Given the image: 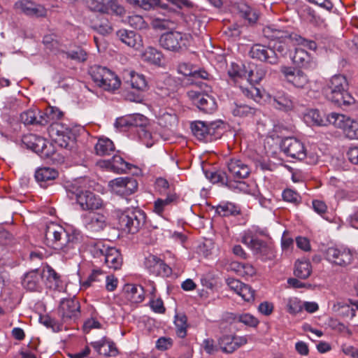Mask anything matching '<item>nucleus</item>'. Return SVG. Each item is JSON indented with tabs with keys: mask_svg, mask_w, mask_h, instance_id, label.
I'll return each mask as SVG.
<instances>
[{
	"mask_svg": "<svg viewBox=\"0 0 358 358\" xmlns=\"http://www.w3.org/2000/svg\"><path fill=\"white\" fill-rule=\"evenodd\" d=\"M83 235L80 231L66 230L63 227L55 223L47 225L45 231V245L58 250L71 258L76 252V245L81 243Z\"/></svg>",
	"mask_w": 358,
	"mask_h": 358,
	"instance_id": "nucleus-1",
	"label": "nucleus"
},
{
	"mask_svg": "<svg viewBox=\"0 0 358 358\" xmlns=\"http://www.w3.org/2000/svg\"><path fill=\"white\" fill-rule=\"evenodd\" d=\"M303 120L309 126L324 127L328 124L342 129L350 138L358 136L357 124L350 117L339 113H332L326 117L317 109H308L303 114Z\"/></svg>",
	"mask_w": 358,
	"mask_h": 358,
	"instance_id": "nucleus-2",
	"label": "nucleus"
},
{
	"mask_svg": "<svg viewBox=\"0 0 358 358\" xmlns=\"http://www.w3.org/2000/svg\"><path fill=\"white\" fill-rule=\"evenodd\" d=\"M348 82L342 74L333 76L327 82L324 93L326 98L338 106H349L355 99L348 93Z\"/></svg>",
	"mask_w": 358,
	"mask_h": 358,
	"instance_id": "nucleus-3",
	"label": "nucleus"
},
{
	"mask_svg": "<svg viewBox=\"0 0 358 358\" xmlns=\"http://www.w3.org/2000/svg\"><path fill=\"white\" fill-rule=\"evenodd\" d=\"M196 89L187 92V96L192 103L204 113L212 114L217 110L215 97L210 94L211 87L204 81H195Z\"/></svg>",
	"mask_w": 358,
	"mask_h": 358,
	"instance_id": "nucleus-4",
	"label": "nucleus"
},
{
	"mask_svg": "<svg viewBox=\"0 0 358 358\" xmlns=\"http://www.w3.org/2000/svg\"><path fill=\"white\" fill-rule=\"evenodd\" d=\"M68 196L71 199H76L83 210H94L102 208V199L90 191H83L77 183L66 186Z\"/></svg>",
	"mask_w": 358,
	"mask_h": 358,
	"instance_id": "nucleus-5",
	"label": "nucleus"
},
{
	"mask_svg": "<svg viewBox=\"0 0 358 358\" xmlns=\"http://www.w3.org/2000/svg\"><path fill=\"white\" fill-rule=\"evenodd\" d=\"M281 72L288 83L297 90L305 91L308 96H311L318 90L317 81L310 80L308 76L301 70L282 66Z\"/></svg>",
	"mask_w": 358,
	"mask_h": 358,
	"instance_id": "nucleus-6",
	"label": "nucleus"
},
{
	"mask_svg": "<svg viewBox=\"0 0 358 358\" xmlns=\"http://www.w3.org/2000/svg\"><path fill=\"white\" fill-rule=\"evenodd\" d=\"M264 36L272 40H278L280 42H285L290 39L298 45L306 48L310 50H316L317 45L315 41L308 39L301 36L293 34H291L286 30L280 29L274 24L266 26L263 29Z\"/></svg>",
	"mask_w": 358,
	"mask_h": 358,
	"instance_id": "nucleus-7",
	"label": "nucleus"
},
{
	"mask_svg": "<svg viewBox=\"0 0 358 358\" xmlns=\"http://www.w3.org/2000/svg\"><path fill=\"white\" fill-rule=\"evenodd\" d=\"M90 74L94 83L106 91H115L120 86V78L106 67L99 65L91 66Z\"/></svg>",
	"mask_w": 358,
	"mask_h": 358,
	"instance_id": "nucleus-8",
	"label": "nucleus"
},
{
	"mask_svg": "<svg viewBox=\"0 0 358 358\" xmlns=\"http://www.w3.org/2000/svg\"><path fill=\"white\" fill-rule=\"evenodd\" d=\"M258 229L252 228L245 230L241 235V242L248 246L255 255L266 261L274 257L273 250L265 241L257 238Z\"/></svg>",
	"mask_w": 358,
	"mask_h": 358,
	"instance_id": "nucleus-9",
	"label": "nucleus"
},
{
	"mask_svg": "<svg viewBox=\"0 0 358 358\" xmlns=\"http://www.w3.org/2000/svg\"><path fill=\"white\" fill-rule=\"evenodd\" d=\"M120 227L131 234L137 233L145 224V213L138 208L127 209L117 215Z\"/></svg>",
	"mask_w": 358,
	"mask_h": 358,
	"instance_id": "nucleus-10",
	"label": "nucleus"
},
{
	"mask_svg": "<svg viewBox=\"0 0 358 358\" xmlns=\"http://www.w3.org/2000/svg\"><path fill=\"white\" fill-rule=\"evenodd\" d=\"M192 42L189 34L176 31L163 34L159 38V44L165 50L172 52H181L187 49Z\"/></svg>",
	"mask_w": 358,
	"mask_h": 358,
	"instance_id": "nucleus-11",
	"label": "nucleus"
},
{
	"mask_svg": "<svg viewBox=\"0 0 358 358\" xmlns=\"http://www.w3.org/2000/svg\"><path fill=\"white\" fill-rule=\"evenodd\" d=\"M194 136L200 141L209 142L220 138L223 129L217 122L195 121L191 124Z\"/></svg>",
	"mask_w": 358,
	"mask_h": 358,
	"instance_id": "nucleus-12",
	"label": "nucleus"
},
{
	"mask_svg": "<svg viewBox=\"0 0 358 358\" xmlns=\"http://www.w3.org/2000/svg\"><path fill=\"white\" fill-rule=\"evenodd\" d=\"M94 253L98 257H103L104 263L110 268L117 270L122 266V258L118 250L115 248L97 243L94 246Z\"/></svg>",
	"mask_w": 358,
	"mask_h": 358,
	"instance_id": "nucleus-13",
	"label": "nucleus"
},
{
	"mask_svg": "<svg viewBox=\"0 0 358 358\" xmlns=\"http://www.w3.org/2000/svg\"><path fill=\"white\" fill-rule=\"evenodd\" d=\"M124 79L126 83L130 85L132 89L137 91L136 94H128L127 99L131 101L141 102L142 101L141 93L148 88L145 77L134 71H130L125 73Z\"/></svg>",
	"mask_w": 358,
	"mask_h": 358,
	"instance_id": "nucleus-14",
	"label": "nucleus"
},
{
	"mask_svg": "<svg viewBox=\"0 0 358 358\" xmlns=\"http://www.w3.org/2000/svg\"><path fill=\"white\" fill-rule=\"evenodd\" d=\"M280 147L287 157L293 159L303 160L307 155V150L304 143L294 137L285 138L282 141Z\"/></svg>",
	"mask_w": 358,
	"mask_h": 358,
	"instance_id": "nucleus-15",
	"label": "nucleus"
},
{
	"mask_svg": "<svg viewBox=\"0 0 358 358\" xmlns=\"http://www.w3.org/2000/svg\"><path fill=\"white\" fill-rule=\"evenodd\" d=\"M109 186L113 193L121 196H127L137 190L138 182L134 178L121 177L110 180Z\"/></svg>",
	"mask_w": 358,
	"mask_h": 358,
	"instance_id": "nucleus-16",
	"label": "nucleus"
},
{
	"mask_svg": "<svg viewBox=\"0 0 358 358\" xmlns=\"http://www.w3.org/2000/svg\"><path fill=\"white\" fill-rule=\"evenodd\" d=\"M88 8L93 11L102 13H112L117 15L124 13V8L117 0H88Z\"/></svg>",
	"mask_w": 358,
	"mask_h": 358,
	"instance_id": "nucleus-17",
	"label": "nucleus"
},
{
	"mask_svg": "<svg viewBox=\"0 0 358 358\" xmlns=\"http://www.w3.org/2000/svg\"><path fill=\"white\" fill-rule=\"evenodd\" d=\"M250 56L260 62L275 65L279 62V58L275 50L269 46L262 44H254L249 52Z\"/></svg>",
	"mask_w": 358,
	"mask_h": 358,
	"instance_id": "nucleus-18",
	"label": "nucleus"
},
{
	"mask_svg": "<svg viewBox=\"0 0 358 358\" xmlns=\"http://www.w3.org/2000/svg\"><path fill=\"white\" fill-rule=\"evenodd\" d=\"M49 134L55 143L62 148H68L70 143L74 141L72 131L60 124H52L49 129Z\"/></svg>",
	"mask_w": 358,
	"mask_h": 358,
	"instance_id": "nucleus-19",
	"label": "nucleus"
},
{
	"mask_svg": "<svg viewBox=\"0 0 358 358\" xmlns=\"http://www.w3.org/2000/svg\"><path fill=\"white\" fill-rule=\"evenodd\" d=\"M326 259L331 264L345 266L352 263L353 255L347 248L330 247L326 250Z\"/></svg>",
	"mask_w": 358,
	"mask_h": 358,
	"instance_id": "nucleus-20",
	"label": "nucleus"
},
{
	"mask_svg": "<svg viewBox=\"0 0 358 358\" xmlns=\"http://www.w3.org/2000/svg\"><path fill=\"white\" fill-rule=\"evenodd\" d=\"M80 303L73 299H64L61 301L59 313L64 322L75 321L80 315Z\"/></svg>",
	"mask_w": 358,
	"mask_h": 358,
	"instance_id": "nucleus-21",
	"label": "nucleus"
},
{
	"mask_svg": "<svg viewBox=\"0 0 358 358\" xmlns=\"http://www.w3.org/2000/svg\"><path fill=\"white\" fill-rule=\"evenodd\" d=\"M228 170L230 174V178H233L234 181L237 182L238 185L241 182L238 180L247 178L250 173V169L248 165L240 159H231L227 164Z\"/></svg>",
	"mask_w": 358,
	"mask_h": 358,
	"instance_id": "nucleus-22",
	"label": "nucleus"
},
{
	"mask_svg": "<svg viewBox=\"0 0 358 358\" xmlns=\"http://www.w3.org/2000/svg\"><path fill=\"white\" fill-rule=\"evenodd\" d=\"M145 266L149 272L155 275L168 277L172 270L164 261L155 255H149L145 258Z\"/></svg>",
	"mask_w": 358,
	"mask_h": 358,
	"instance_id": "nucleus-23",
	"label": "nucleus"
},
{
	"mask_svg": "<svg viewBox=\"0 0 358 358\" xmlns=\"http://www.w3.org/2000/svg\"><path fill=\"white\" fill-rule=\"evenodd\" d=\"M82 219L85 227L92 232L101 231L106 227V217L103 214L90 213Z\"/></svg>",
	"mask_w": 358,
	"mask_h": 358,
	"instance_id": "nucleus-24",
	"label": "nucleus"
},
{
	"mask_svg": "<svg viewBox=\"0 0 358 358\" xmlns=\"http://www.w3.org/2000/svg\"><path fill=\"white\" fill-rule=\"evenodd\" d=\"M22 143L27 148L33 150L41 156H48L49 153L45 151L47 141L43 138L35 134H29L22 137Z\"/></svg>",
	"mask_w": 358,
	"mask_h": 358,
	"instance_id": "nucleus-25",
	"label": "nucleus"
},
{
	"mask_svg": "<svg viewBox=\"0 0 358 358\" xmlns=\"http://www.w3.org/2000/svg\"><path fill=\"white\" fill-rule=\"evenodd\" d=\"M90 345L96 352L105 357H116L119 352L115 343L106 337L92 342Z\"/></svg>",
	"mask_w": 358,
	"mask_h": 358,
	"instance_id": "nucleus-26",
	"label": "nucleus"
},
{
	"mask_svg": "<svg viewBox=\"0 0 358 358\" xmlns=\"http://www.w3.org/2000/svg\"><path fill=\"white\" fill-rule=\"evenodd\" d=\"M42 279L43 272H41L38 269L31 271L25 274L22 282V286L26 289L31 292L40 291Z\"/></svg>",
	"mask_w": 358,
	"mask_h": 358,
	"instance_id": "nucleus-27",
	"label": "nucleus"
},
{
	"mask_svg": "<svg viewBox=\"0 0 358 358\" xmlns=\"http://www.w3.org/2000/svg\"><path fill=\"white\" fill-rule=\"evenodd\" d=\"M58 171L50 167H41L35 172V178L41 187L45 188L58 177Z\"/></svg>",
	"mask_w": 358,
	"mask_h": 358,
	"instance_id": "nucleus-28",
	"label": "nucleus"
},
{
	"mask_svg": "<svg viewBox=\"0 0 358 358\" xmlns=\"http://www.w3.org/2000/svg\"><path fill=\"white\" fill-rule=\"evenodd\" d=\"M125 299L131 303H141L145 299L143 287L139 285L127 284L124 287Z\"/></svg>",
	"mask_w": 358,
	"mask_h": 358,
	"instance_id": "nucleus-29",
	"label": "nucleus"
},
{
	"mask_svg": "<svg viewBox=\"0 0 358 358\" xmlns=\"http://www.w3.org/2000/svg\"><path fill=\"white\" fill-rule=\"evenodd\" d=\"M117 36L122 43L129 47L138 49L142 45L141 36L133 31L120 29L117 31Z\"/></svg>",
	"mask_w": 358,
	"mask_h": 358,
	"instance_id": "nucleus-30",
	"label": "nucleus"
},
{
	"mask_svg": "<svg viewBox=\"0 0 358 358\" xmlns=\"http://www.w3.org/2000/svg\"><path fill=\"white\" fill-rule=\"evenodd\" d=\"M177 199V195L173 193L168 194L165 199H157L153 203L152 211L157 215L164 217L165 213L169 210Z\"/></svg>",
	"mask_w": 358,
	"mask_h": 358,
	"instance_id": "nucleus-31",
	"label": "nucleus"
},
{
	"mask_svg": "<svg viewBox=\"0 0 358 358\" xmlns=\"http://www.w3.org/2000/svg\"><path fill=\"white\" fill-rule=\"evenodd\" d=\"M206 177L213 183H218L221 185H224L230 189L238 188V183L236 181H233L229 176L222 171H210L206 173Z\"/></svg>",
	"mask_w": 358,
	"mask_h": 358,
	"instance_id": "nucleus-32",
	"label": "nucleus"
},
{
	"mask_svg": "<svg viewBox=\"0 0 358 358\" xmlns=\"http://www.w3.org/2000/svg\"><path fill=\"white\" fill-rule=\"evenodd\" d=\"M292 60L296 65L304 69H311L315 66L312 56L301 48H296Z\"/></svg>",
	"mask_w": 358,
	"mask_h": 358,
	"instance_id": "nucleus-33",
	"label": "nucleus"
},
{
	"mask_svg": "<svg viewBox=\"0 0 358 358\" xmlns=\"http://www.w3.org/2000/svg\"><path fill=\"white\" fill-rule=\"evenodd\" d=\"M232 115L238 117H251L257 114L258 110L241 101H235L230 108Z\"/></svg>",
	"mask_w": 358,
	"mask_h": 358,
	"instance_id": "nucleus-34",
	"label": "nucleus"
},
{
	"mask_svg": "<svg viewBox=\"0 0 358 358\" xmlns=\"http://www.w3.org/2000/svg\"><path fill=\"white\" fill-rule=\"evenodd\" d=\"M41 111L38 109H29L20 115V120L24 124H46V117L41 115Z\"/></svg>",
	"mask_w": 358,
	"mask_h": 358,
	"instance_id": "nucleus-35",
	"label": "nucleus"
},
{
	"mask_svg": "<svg viewBox=\"0 0 358 358\" xmlns=\"http://www.w3.org/2000/svg\"><path fill=\"white\" fill-rule=\"evenodd\" d=\"M45 277V285L50 289L60 290L62 288V282L59 275L50 266L43 270V278Z\"/></svg>",
	"mask_w": 358,
	"mask_h": 358,
	"instance_id": "nucleus-36",
	"label": "nucleus"
},
{
	"mask_svg": "<svg viewBox=\"0 0 358 358\" xmlns=\"http://www.w3.org/2000/svg\"><path fill=\"white\" fill-rule=\"evenodd\" d=\"M105 166L110 170L117 173H124L131 170L132 165L125 162L123 158L118 155H115L107 162H103Z\"/></svg>",
	"mask_w": 358,
	"mask_h": 358,
	"instance_id": "nucleus-37",
	"label": "nucleus"
},
{
	"mask_svg": "<svg viewBox=\"0 0 358 358\" xmlns=\"http://www.w3.org/2000/svg\"><path fill=\"white\" fill-rule=\"evenodd\" d=\"M272 105L277 109L290 110L294 107L291 96L284 92H278L273 98Z\"/></svg>",
	"mask_w": 358,
	"mask_h": 358,
	"instance_id": "nucleus-38",
	"label": "nucleus"
},
{
	"mask_svg": "<svg viewBox=\"0 0 358 358\" xmlns=\"http://www.w3.org/2000/svg\"><path fill=\"white\" fill-rule=\"evenodd\" d=\"M237 13L249 24H254L258 19L257 12L245 3H238L236 6Z\"/></svg>",
	"mask_w": 358,
	"mask_h": 358,
	"instance_id": "nucleus-39",
	"label": "nucleus"
},
{
	"mask_svg": "<svg viewBox=\"0 0 358 358\" xmlns=\"http://www.w3.org/2000/svg\"><path fill=\"white\" fill-rule=\"evenodd\" d=\"M312 272L310 262L306 259L298 260L295 263L294 275L299 278L306 279Z\"/></svg>",
	"mask_w": 358,
	"mask_h": 358,
	"instance_id": "nucleus-40",
	"label": "nucleus"
},
{
	"mask_svg": "<svg viewBox=\"0 0 358 358\" xmlns=\"http://www.w3.org/2000/svg\"><path fill=\"white\" fill-rule=\"evenodd\" d=\"M227 319L232 320L235 322H241L245 325L251 327H255L259 324L258 319L250 313H243L239 315L229 313Z\"/></svg>",
	"mask_w": 358,
	"mask_h": 358,
	"instance_id": "nucleus-41",
	"label": "nucleus"
},
{
	"mask_svg": "<svg viewBox=\"0 0 358 358\" xmlns=\"http://www.w3.org/2000/svg\"><path fill=\"white\" fill-rule=\"evenodd\" d=\"M94 148L96 155L104 156L110 155L115 150V145L108 138H99Z\"/></svg>",
	"mask_w": 358,
	"mask_h": 358,
	"instance_id": "nucleus-42",
	"label": "nucleus"
},
{
	"mask_svg": "<svg viewBox=\"0 0 358 358\" xmlns=\"http://www.w3.org/2000/svg\"><path fill=\"white\" fill-rule=\"evenodd\" d=\"M174 324L176 326V334L178 337L183 338L187 335V318L184 314H177L175 317Z\"/></svg>",
	"mask_w": 358,
	"mask_h": 358,
	"instance_id": "nucleus-43",
	"label": "nucleus"
},
{
	"mask_svg": "<svg viewBox=\"0 0 358 358\" xmlns=\"http://www.w3.org/2000/svg\"><path fill=\"white\" fill-rule=\"evenodd\" d=\"M140 141L148 148L152 146L157 140V134H152L150 129L146 127L141 129L136 130Z\"/></svg>",
	"mask_w": 358,
	"mask_h": 358,
	"instance_id": "nucleus-44",
	"label": "nucleus"
},
{
	"mask_svg": "<svg viewBox=\"0 0 358 358\" xmlns=\"http://www.w3.org/2000/svg\"><path fill=\"white\" fill-rule=\"evenodd\" d=\"M145 61L153 64H159L162 62V55L157 49L149 47L143 55Z\"/></svg>",
	"mask_w": 358,
	"mask_h": 358,
	"instance_id": "nucleus-45",
	"label": "nucleus"
},
{
	"mask_svg": "<svg viewBox=\"0 0 358 358\" xmlns=\"http://www.w3.org/2000/svg\"><path fill=\"white\" fill-rule=\"evenodd\" d=\"M218 215L222 217L235 215L239 213V208L232 203H226L219 205L216 208Z\"/></svg>",
	"mask_w": 358,
	"mask_h": 358,
	"instance_id": "nucleus-46",
	"label": "nucleus"
},
{
	"mask_svg": "<svg viewBox=\"0 0 358 358\" xmlns=\"http://www.w3.org/2000/svg\"><path fill=\"white\" fill-rule=\"evenodd\" d=\"M218 345L222 352L232 353L235 351L234 337L229 335H224L218 339Z\"/></svg>",
	"mask_w": 358,
	"mask_h": 358,
	"instance_id": "nucleus-47",
	"label": "nucleus"
},
{
	"mask_svg": "<svg viewBox=\"0 0 358 358\" xmlns=\"http://www.w3.org/2000/svg\"><path fill=\"white\" fill-rule=\"evenodd\" d=\"M104 278V273L100 269H94L89 275L87 280L81 282V287L83 289H87L92 286L94 282H101Z\"/></svg>",
	"mask_w": 358,
	"mask_h": 358,
	"instance_id": "nucleus-48",
	"label": "nucleus"
},
{
	"mask_svg": "<svg viewBox=\"0 0 358 358\" xmlns=\"http://www.w3.org/2000/svg\"><path fill=\"white\" fill-rule=\"evenodd\" d=\"M127 22L136 29H146L148 28V23L140 15H129L127 18Z\"/></svg>",
	"mask_w": 358,
	"mask_h": 358,
	"instance_id": "nucleus-49",
	"label": "nucleus"
},
{
	"mask_svg": "<svg viewBox=\"0 0 358 358\" xmlns=\"http://www.w3.org/2000/svg\"><path fill=\"white\" fill-rule=\"evenodd\" d=\"M134 7L141 8L145 10L154 9L159 4L160 0H127Z\"/></svg>",
	"mask_w": 358,
	"mask_h": 358,
	"instance_id": "nucleus-50",
	"label": "nucleus"
},
{
	"mask_svg": "<svg viewBox=\"0 0 358 358\" xmlns=\"http://www.w3.org/2000/svg\"><path fill=\"white\" fill-rule=\"evenodd\" d=\"M266 74V68L262 65H259L250 71L248 76L251 82L257 83L265 77Z\"/></svg>",
	"mask_w": 358,
	"mask_h": 358,
	"instance_id": "nucleus-51",
	"label": "nucleus"
},
{
	"mask_svg": "<svg viewBox=\"0 0 358 358\" xmlns=\"http://www.w3.org/2000/svg\"><path fill=\"white\" fill-rule=\"evenodd\" d=\"M67 58L76 60L77 62H85L87 59V52L80 47L76 48L74 50L64 52Z\"/></svg>",
	"mask_w": 358,
	"mask_h": 358,
	"instance_id": "nucleus-52",
	"label": "nucleus"
},
{
	"mask_svg": "<svg viewBox=\"0 0 358 358\" xmlns=\"http://www.w3.org/2000/svg\"><path fill=\"white\" fill-rule=\"evenodd\" d=\"M41 115H44L46 117V124L50 120H59L63 116V113L57 107L49 106L46 108L45 112H41Z\"/></svg>",
	"mask_w": 358,
	"mask_h": 358,
	"instance_id": "nucleus-53",
	"label": "nucleus"
},
{
	"mask_svg": "<svg viewBox=\"0 0 358 358\" xmlns=\"http://www.w3.org/2000/svg\"><path fill=\"white\" fill-rule=\"evenodd\" d=\"M131 116V127L136 128V130L148 127V120L146 117L141 114H132Z\"/></svg>",
	"mask_w": 358,
	"mask_h": 358,
	"instance_id": "nucleus-54",
	"label": "nucleus"
},
{
	"mask_svg": "<svg viewBox=\"0 0 358 358\" xmlns=\"http://www.w3.org/2000/svg\"><path fill=\"white\" fill-rule=\"evenodd\" d=\"M286 306L290 314H296L303 309L301 301L296 297L289 298L286 301Z\"/></svg>",
	"mask_w": 358,
	"mask_h": 358,
	"instance_id": "nucleus-55",
	"label": "nucleus"
},
{
	"mask_svg": "<svg viewBox=\"0 0 358 358\" xmlns=\"http://www.w3.org/2000/svg\"><path fill=\"white\" fill-rule=\"evenodd\" d=\"M238 294L241 296L244 301L248 302L255 299V290L246 284L243 285Z\"/></svg>",
	"mask_w": 358,
	"mask_h": 358,
	"instance_id": "nucleus-56",
	"label": "nucleus"
},
{
	"mask_svg": "<svg viewBox=\"0 0 358 358\" xmlns=\"http://www.w3.org/2000/svg\"><path fill=\"white\" fill-rule=\"evenodd\" d=\"M282 199L285 201L297 203L299 202L300 196L294 190L291 189H286L282 192Z\"/></svg>",
	"mask_w": 358,
	"mask_h": 358,
	"instance_id": "nucleus-57",
	"label": "nucleus"
},
{
	"mask_svg": "<svg viewBox=\"0 0 358 358\" xmlns=\"http://www.w3.org/2000/svg\"><path fill=\"white\" fill-rule=\"evenodd\" d=\"M202 348L208 355H213L218 350V348L215 345L213 338H206L201 344Z\"/></svg>",
	"mask_w": 358,
	"mask_h": 358,
	"instance_id": "nucleus-58",
	"label": "nucleus"
},
{
	"mask_svg": "<svg viewBox=\"0 0 358 358\" xmlns=\"http://www.w3.org/2000/svg\"><path fill=\"white\" fill-rule=\"evenodd\" d=\"M242 91L245 96L252 99L256 102H258L261 99L259 90L254 86H251L250 88L243 89Z\"/></svg>",
	"mask_w": 358,
	"mask_h": 358,
	"instance_id": "nucleus-59",
	"label": "nucleus"
},
{
	"mask_svg": "<svg viewBox=\"0 0 358 358\" xmlns=\"http://www.w3.org/2000/svg\"><path fill=\"white\" fill-rule=\"evenodd\" d=\"M329 325L333 330L339 333H347L348 334H351L350 329L344 324L336 320L331 319Z\"/></svg>",
	"mask_w": 358,
	"mask_h": 358,
	"instance_id": "nucleus-60",
	"label": "nucleus"
},
{
	"mask_svg": "<svg viewBox=\"0 0 358 358\" xmlns=\"http://www.w3.org/2000/svg\"><path fill=\"white\" fill-rule=\"evenodd\" d=\"M34 3L28 0H20L17 1L15 6L17 9H20L22 12H23L25 15L30 12L32 6H34Z\"/></svg>",
	"mask_w": 358,
	"mask_h": 358,
	"instance_id": "nucleus-61",
	"label": "nucleus"
},
{
	"mask_svg": "<svg viewBox=\"0 0 358 358\" xmlns=\"http://www.w3.org/2000/svg\"><path fill=\"white\" fill-rule=\"evenodd\" d=\"M170 22L166 19L154 18L151 25L155 29L164 30L169 28Z\"/></svg>",
	"mask_w": 358,
	"mask_h": 358,
	"instance_id": "nucleus-62",
	"label": "nucleus"
},
{
	"mask_svg": "<svg viewBox=\"0 0 358 358\" xmlns=\"http://www.w3.org/2000/svg\"><path fill=\"white\" fill-rule=\"evenodd\" d=\"M131 116L130 115L123 116L119 118H117L115 126L117 128L120 129L121 130H124L127 128L131 127Z\"/></svg>",
	"mask_w": 358,
	"mask_h": 358,
	"instance_id": "nucleus-63",
	"label": "nucleus"
},
{
	"mask_svg": "<svg viewBox=\"0 0 358 358\" xmlns=\"http://www.w3.org/2000/svg\"><path fill=\"white\" fill-rule=\"evenodd\" d=\"M46 15L47 10L45 8V7L41 5L36 3L34 4V6H32L31 10L27 14V15L34 17H44Z\"/></svg>",
	"mask_w": 358,
	"mask_h": 358,
	"instance_id": "nucleus-64",
	"label": "nucleus"
}]
</instances>
